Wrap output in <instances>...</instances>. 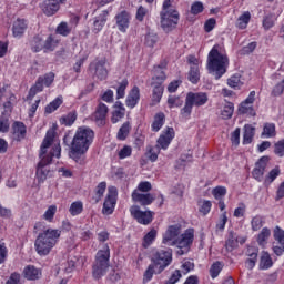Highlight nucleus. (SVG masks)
<instances>
[{
  "mask_svg": "<svg viewBox=\"0 0 284 284\" xmlns=\"http://www.w3.org/2000/svg\"><path fill=\"white\" fill-rule=\"evenodd\" d=\"M52 141H54V132L48 131L40 148V162L37 165L36 172L38 183H45L48 176H50V164L52 163V159H54V156L55 159L61 158V144H54L50 152H48V148L52 145Z\"/></svg>",
  "mask_w": 284,
  "mask_h": 284,
  "instance_id": "nucleus-1",
  "label": "nucleus"
},
{
  "mask_svg": "<svg viewBox=\"0 0 284 284\" xmlns=\"http://www.w3.org/2000/svg\"><path fill=\"white\" fill-rule=\"evenodd\" d=\"M92 141H94V131L88 126L78 128L69 152L70 159L83 165L85 162V152L90 150V145H92Z\"/></svg>",
  "mask_w": 284,
  "mask_h": 284,
  "instance_id": "nucleus-2",
  "label": "nucleus"
},
{
  "mask_svg": "<svg viewBox=\"0 0 284 284\" xmlns=\"http://www.w3.org/2000/svg\"><path fill=\"white\" fill-rule=\"evenodd\" d=\"M230 67V59L227 54L219 51V44H215L207 55V70L209 74H212L216 80L221 79L227 68Z\"/></svg>",
  "mask_w": 284,
  "mask_h": 284,
  "instance_id": "nucleus-3",
  "label": "nucleus"
},
{
  "mask_svg": "<svg viewBox=\"0 0 284 284\" xmlns=\"http://www.w3.org/2000/svg\"><path fill=\"white\" fill-rule=\"evenodd\" d=\"M151 264L144 272V281H152L154 274H161L172 263V250H160L151 257Z\"/></svg>",
  "mask_w": 284,
  "mask_h": 284,
  "instance_id": "nucleus-4",
  "label": "nucleus"
},
{
  "mask_svg": "<svg viewBox=\"0 0 284 284\" xmlns=\"http://www.w3.org/2000/svg\"><path fill=\"white\" fill-rule=\"evenodd\" d=\"M61 236V230L59 229H48L42 233H39L36 239L34 246L39 256H48L52 252V247L57 245Z\"/></svg>",
  "mask_w": 284,
  "mask_h": 284,
  "instance_id": "nucleus-5",
  "label": "nucleus"
},
{
  "mask_svg": "<svg viewBox=\"0 0 284 284\" xmlns=\"http://www.w3.org/2000/svg\"><path fill=\"white\" fill-rule=\"evenodd\" d=\"M174 128L168 126L159 136L156 141V145L154 148L149 146L146 156L149 160H151L152 163L159 159V154L161 153V150H166L170 148V144L172 143V140L174 139Z\"/></svg>",
  "mask_w": 284,
  "mask_h": 284,
  "instance_id": "nucleus-6",
  "label": "nucleus"
},
{
  "mask_svg": "<svg viewBox=\"0 0 284 284\" xmlns=\"http://www.w3.org/2000/svg\"><path fill=\"white\" fill-rule=\"evenodd\" d=\"M108 267H110V246L104 244L95 255V263L93 264L92 271L93 278L99 281L101 276H105Z\"/></svg>",
  "mask_w": 284,
  "mask_h": 284,
  "instance_id": "nucleus-7",
  "label": "nucleus"
},
{
  "mask_svg": "<svg viewBox=\"0 0 284 284\" xmlns=\"http://www.w3.org/2000/svg\"><path fill=\"white\" fill-rule=\"evenodd\" d=\"M192 243H194V229H187L173 243V245L178 247L176 254L179 256L187 254V252H190V247H192Z\"/></svg>",
  "mask_w": 284,
  "mask_h": 284,
  "instance_id": "nucleus-8",
  "label": "nucleus"
},
{
  "mask_svg": "<svg viewBox=\"0 0 284 284\" xmlns=\"http://www.w3.org/2000/svg\"><path fill=\"white\" fill-rule=\"evenodd\" d=\"M181 16L176 9H171L170 11H161V28L164 32H172L179 26V19Z\"/></svg>",
  "mask_w": 284,
  "mask_h": 284,
  "instance_id": "nucleus-9",
  "label": "nucleus"
},
{
  "mask_svg": "<svg viewBox=\"0 0 284 284\" xmlns=\"http://www.w3.org/2000/svg\"><path fill=\"white\" fill-rule=\"evenodd\" d=\"M130 212L133 219H136L138 223L142 225H150L152 223V211H141L139 206H132Z\"/></svg>",
  "mask_w": 284,
  "mask_h": 284,
  "instance_id": "nucleus-10",
  "label": "nucleus"
},
{
  "mask_svg": "<svg viewBox=\"0 0 284 284\" xmlns=\"http://www.w3.org/2000/svg\"><path fill=\"white\" fill-rule=\"evenodd\" d=\"M179 234H181L180 224L169 226L163 235L162 243H164V245L174 246L175 241L179 239Z\"/></svg>",
  "mask_w": 284,
  "mask_h": 284,
  "instance_id": "nucleus-11",
  "label": "nucleus"
},
{
  "mask_svg": "<svg viewBox=\"0 0 284 284\" xmlns=\"http://www.w3.org/2000/svg\"><path fill=\"white\" fill-rule=\"evenodd\" d=\"M116 187L110 186L102 209L103 214H112V212H114V205H116Z\"/></svg>",
  "mask_w": 284,
  "mask_h": 284,
  "instance_id": "nucleus-12",
  "label": "nucleus"
},
{
  "mask_svg": "<svg viewBox=\"0 0 284 284\" xmlns=\"http://www.w3.org/2000/svg\"><path fill=\"white\" fill-rule=\"evenodd\" d=\"M255 98L256 91H251L247 99H245L239 108L240 114H250L251 116H256V112H254V109L252 108V103H254Z\"/></svg>",
  "mask_w": 284,
  "mask_h": 284,
  "instance_id": "nucleus-13",
  "label": "nucleus"
},
{
  "mask_svg": "<svg viewBox=\"0 0 284 284\" xmlns=\"http://www.w3.org/2000/svg\"><path fill=\"white\" fill-rule=\"evenodd\" d=\"M90 70L94 72L100 81L108 79V69L105 68V60H98L90 64Z\"/></svg>",
  "mask_w": 284,
  "mask_h": 284,
  "instance_id": "nucleus-14",
  "label": "nucleus"
},
{
  "mask_svg": "<svg viewBox=\"0 0 284 284\" xmlns=\"http://www.w3.org/2000/svg\"><path fill=\"white\" fill-rule=\"evenodd\" d=\"M267 163H270V156L264 155L262 156L255 164L253 170V178L256 181H263V174H265V168H267Z\"/></svg>",
  "mask_w": 284,
  "mask_h": 284,
  "instance_id": "nucleus-15",
  "label": "nucleus"
},
{
  "mask_svg": "<svg viewBox=\"0 0 284 284\" xmlns=\"http://www.w3.org/2000/svg\"><path fill=\"white\" fill-rule=\"evenodd\" d=\"M186 100L189 102H191L193 105H195L196 108H201V105H205V103H207L209 98H207V93L205 92H189L186 94Z\"/></svg>",
  "mask_w": 284,
  "mask_h": 284,
  "instance_id": "nucleus-16",
  "label": "nucleus"
},
{
  "mask_svg": "<svg viewBox=\"0 0 284 284\" xmlns=\"http://www.w3.org/2000/svg\"><path fill=\"white\" fill-rule=\"evenodd\" d=\"M0 100L3 102L4 110H12V103L17 101V97L11 91H8V88H0Z\"/></svg>",
  "mask_w": 284,
  "mask_h": 284,
  "instance_id": "nucleus-17",
  "label": "nucleus"
},
{
  "mask_svg": "<svg viewBox=\"0 0 284 284\" xmlns=\"http://www.w3.org/2000/svg\"><path fill=\"white\" fill-rule=\"evenodd\" d=\"M118 30L120 32H128V29L130 28V12L128 11H121L115 16Z\"/></svg>",
  "mask_w": 284,
  "mask_h": 284,
  "instance_id": "nucleus-18",
  "label": "nucleus"
},
{
  "mask_svg": "<svg viewBox=\"0 0 284 284\" xmlns=\"http://www.w3.org/2000/svg\"><path fill=\"white\" fill-rule=\"evenodd\" d=\"M28 30V22L24 19H17L12 26V34L16 39H21Z\"/></svg>",
  "mask_w": 284,
  "mask_h": 284,
  "instance_id": "nucleus-19",
  "label": "nucleus"
},
{
  "mask_svg": "<svg viewBox=\"0 0 284 284\" xmlns=\"http://www.w3.org/2000/svg\"><path fill=\"white\" fill-rule=\"evenodd\" d=\"M27 128L23 122H14L12 125V139L13 141H23L26 139Z\"/></svg>",
  "mask_w": 284,
  "mask_h": 284,
  "instance_id": "nucleus-20",
  "label": "nucleus"
},
{
  "mask_svg": "<svg viewBox=\"0 0 284 284\" xmlns=\"http://www.w3.org/2000/svg\"><path fill=\"white\" fill-rule=\"evenodd\" d=\"M108 105H105L103 102H100L93 114L94 121H97L100 125H105V118L108 116Z\"/></svg>",
  "mask_w": 284,
  "mask_h": 284,
  "instance_id": "nucleus-21",
  "label": "nucleus"
},
{
  "mask_svg": "<svg viewBox=\"0 0 284 284\" xmlns=\"http://www.w3.org/2000/svg\"><path fill=\"white\" fill-rule=\"evenodd\" d=\"M42 12L47 14V17H52L53 14H57L59 12V2L54 0H45L41 6H40Z\"/></svg>",
  "mask_w": 284,
  "mask_h": 284,
  "instance_id": "nucleus-22",
  "label": "nucleus"
},
{
  "mask_svg": "<svg viewBox=\"0 0 284 284\" xmlns=\"http://www.w3.org/2000/svg\"><path fill=\"white\" fill-rule=\"evenodd\" d=\"M132 199L135 203H139L141 205H151V203L154 202V195L150 193H138L136 191L132 193Z\"/></svg>",
  "mask_w": 284,
  "mask_h": 284,
  "instance_id": "nucleus-23",
  "label": "nucleus"
},
{
  "mask_svg": "<svg viewBox=\"0 0 284 284\" xmlns=\"http://www.w3.org/2000/svg\"><path fill=\"white\" fill-rule=\"evenodd\" d=\"M139 99H141V93L139 87H133L126 97V108H136V103H139Z\"/></svg>",
  "mask_w": 284,
  "mask_h": 284,
  "instance_id": "nucleus-24",
  "label": "nucleus"
},
{
  "mask_svg": "<svg viewBox=\"0 0 284 284\" xmlns=\"http://www.w3.org/2000/svg\"><path fill=\"white\" fill-rule=\"evenodd\" d=\"M23 276L27 281H39V278H41V270L37 268L34 265H28L23 270Z\"/></svg>",
  "mask_w": 284,
  "mask_h": 284,
  "instance_id": "nucleus-25",
  "label": "nucleus"
},
{
  "mask_svg": "<svg viewBox=\"0 0 284 284\" xmlns=\"http://www.w3.org/2000/svg\"><path fill=\"white\" fill-rule=\"evenodd\" d=\"M247 260H246V267L247 270H254L256 266V261H258V248L256 247H250L246 252Z\"/></svg>",
  "mask_w": 284,
  "mask_h": 284,
  "instance_id": "nucleus-26",
  "label": "nucleus"
},
{
  "mask_svg": "<svg viewBox=\"0 0 284 284\" xmlns=\"http://www.w3.org/2000/svg\"><path fill=\"white\" fill-rule=\"evenodd\" d=\"M256 132V128L252 126V124H246L244 126L243 132V145H250L254 140V134Z\"/></svg>",
  "mask_w": 284,
  "mask_h": 284,
  "instance_id": "nucleus-27",
  "label": "nucleus"
},
{
  "mask_svg": "<svg viewBox=\"0 0 284 284\" xmlns=\"http://www.w3.org/2000/svg\"><path fill=\"white\" fill-rule=\"evenodd\" d=\"M108 11H103L93 22V32L98 33L103 30V26L108 21Z\"/></svg>",
  "mask_w": 284,
  "mask_h": 284,
  "instance_id": "nucleus-28",
  "label": "nucleus"
},
{
  "mask_svg": "<svg viewBox=\"0 0 284 284\" xmlns=\"http://www.w3.org/2000/svg\"><path fill=\"white\" fill-rule=\"evenodd\" d=\"M272 265H274L272 256L270 255V253L263 251L260 257V270H270Z\"/></svg>",
  "mask_w": 284,
  "mask_h": 284,
  "instance_id": "nucleus-29",
  "label": "nucleus"
},
{
  "mask_svg": "<svg viewBox=\"0 0 284 284\" xmlns=\"http://www.w3.org/2000/svg\"><path fill=\"white\" fill-rule=\"evenodd\" d=\"M272 236V231L267 227H263L262 231L257 235V243L261 247H265L267 245V241Z\"/></svg>",
  "mask_w": 284,
  "mask_h": 284,
  "instance_id": "nucleus-30",
  "label": "nucleus"
},
{
  "mask_svg": "<svg viewBox=\"0 0 284 284\" xmlns=\"http://www.w3.org/2000/svg\"><path fill=\"white\" fill-rule=\"evenodd\" d=\"M59 45V38L57 36H49L44 41V52H54V48Z\"/></svg>",
  "mask_w": 284,
  "mask_h": 284,
  "instance_id": "nucleus-31",
  "label": "nucleus"
},
{
  "mask_svg": "<svg viewBox=\"0 0 284 284\" xmlns=\"http://www.w3.org/2000/svg\"><path fill=\"white\" fill-rule=\"evenodd\" d=\"M32 52H41L44 50L43 38L41 36H34L30 42Z\"/></svg>",
  "mask_w": 284,
  "mask_h": 284,
  "instance_id": "nucleus-32",
  "label": "nucleus"
},
{
  "mask_svg": "<svg viewBox=\"0 0 284 284\" xmlns=\"http://www.w3.org/2000/svg\"><path fill=\"white\" fill-rule=\"evenodd\" d=\"M151 85L153 87L152 99L155 103H159V101H161V97H163V83L152 82Z\"/></svg>",
  "mask_w": 284,
  "mask_h": 284,
  "instance_id": "nucleus-33",
  "label": "nucleus"
},
{
  "mask_svg": "<svg viewBox=\"0 0 284 284\" xmlns=\"http://www.w3.org/2000/svg\"><path fill=\"white\" fill-rule=\"evenodd\" d=\"M165 123V114L164 113H156L154 116V121L152 123V131L159 132L161 128H163V124Z\"/></svg>",
  "mask_w": 284,
  "mask_h": 284,
  "instance_id": "nucleus-34",
  "label": "nucleus"
},
{
  "mask_svg": "<svg viewBox=\"0 0 284 284\" xmlns=\"http://www.w3.org/2000/svg\"><path fill=\"white\" fill-rule=\"evenodd\" d=\"M62 104H63V98L62 97L55 98L52 102H50V104L45 106V113L52 114V112L59 110V108H61Z\"/></svg>",
  "mask_w": 284,
  "mask_h": 284,
  "instance_id": "nucleus-35",
  "label": "nucleus"
},
{
  "mask_svg": "<svg viewBox=\"0 0 284 284\" xmlns=\"http://www.w3.org/2000/svg\"><path fill=\"white\" fill-rule=\"evenodd\" d=\"M43 85H44V83H43V77H40V78L37 80L36 84L30 89V91H29V98H30V99H34V97H37V93H38V92H43Z\"/></svg>",
  "mask_w": 284,
  "mask_h": 284,
  "instance_id": "nucleus-36",
  "label": "nucleus"
},
{
  "mask_svg": "<svg viewBox=\"0 0 284 284\" xmlns=\"http://www.w3.org/2000/svg\"><path fill=\"white\" fill-rule=\"evenodd\" d=\"M130 130H132V126H130V122H124L118 131L116 136L119 141H125V139H128V135L130 134Z\"/></svg>",
  "mask_w": 284,
  "mask_h": 284,
  "instance_id": "nucleus-37",
  "label": "nucleus"
},
{
  "mask_svg": "<svg viewBox=\"0 0 284 284\" xmlns=\"http://www.w3.org/2000/svg\"><path fill=\"white\" fill-rule=\"evenodd\" d=\"M250 19H252V14H250L248 11L244 12L240 18L237 19V24L236 27L240 30H245L247 28V23H250Z\"/></svg>",
  "mask_w": 284,
  "mask_h": 284,
  "instance_id": "nucleus-38",
  "label": "nucleus"
},
{
  "mask_svg": "<svg viewBox=\"0 0 284 284\" xmlns=\"http://www.w3.org/2000/svg\"><path fill=\"white\" fill-rule=\"evenodd\" d=\"M276 135V125L274 123H265L262 132V136L267 139Z\"/></svg>",
  "mask_w": 284,
  "mask_h": 284,
  "instance_id": "nucleus-39",
  "label": "nucleus"
},
{
  "mask_svg": "<svg viewBox=\"0 0 284 284\" xmlns=\"http://www.w3.org/2000/svg\"><path fill=\"white\" fill-rule=\"evenodd\" d=\"M77 121V111H71L67 115L60 118L61 125H72Z\"/></svg>",
  "mask_w": 284,
  "mask_h": 284,
  "instance_id": "nucleus-40",
  "label": "nucleus"
},
{
  "mask_svg": "<svg viewBox=\"0 0 284 284\" xmlns=\"http://www.w3.org/2000/svg\"><path fill=\"white\" fill-rule=\"evenodd\" d=\"M234 114V103L227 102L221 113L222 119L227 120L232 119V115Z\"/></svg>",
  "mask_w": 284,
  "mask_h": 284,
  "instance_id": "nucleus-41",
  "label": "nucleus"
},
{
  "mask_svg": "<svg viewBox=\"0 0 284 284\" xmlns=\"http://www.w3.org/2000/svg\"><path fill=\"white\" fill-rule=\"evenodd\" d=\"M239 245V241L233 232L229 234V239L225 242V247L227 252H233L234 248Z\"/></svg>",
  "mask_w": 284,
  "mask_h": 284,
  "instance_id": "nucleus-42",
  "label": "nucleus"
},
{
  "mask_svg": "<svg viewBox=\"0 0 284 284\" xmlns=\"http://www.w3.org/2000/svg\"><path fill=\"white\" fill-rule=\"evenodd\" d=\"M200 80L201 72L199 71V67H190L189 81H191V83H199Z\"/></svg>",
  "mask_w": 284,
  "mask_h": 284,
  "instance_id": "nucleus-43",
  "label": "nucleus"
},
{
  "mask_svg": "<svg viewBox=\"0 0 284 284\" xmlns=\"http://www.w3.org/2000/svg\"><path fill=\"white\" fill-rule=\"evenodd\" d=\"M155 239H156V230L152 229L150 233H146V235L143 239V247H150L151 243H154Z\"/></svg>",
  "mask_w": 284,
  "mask_h": 284,
  "instance_id": "nucleus-44",
  "label": "nucleus"
},
{
  "mask_svg": "<svg viewBox=\"0 0 284 284\" xmlns=\"http://www.w3.org/2000/svg\"><path fill=\"white\" fill-rule=\"evenodd\" d=\"M263 223H265V220H263V216L261 215L254 216L251 221L253 232H258V230L263 227Z\"/></svg>",
  "mask_w": 284,
  "mask_h": 284,
  "instance_id": "nucleus-45",
  "label": "nucleus"
},
{
  "mask_svg": "<svg viewBox=\"0 0 284 284\" xmlns=\"http://www.w3.org/2000/svg\"><path fill=\"white\" fill-rule=\"evenodd\" d=\"M212 194L216 201H223V197L227 194L225 186H216L213 189Z\"/></svg>",
  "mask_w": 284,
  "mask_h": 284,
  "instance_id": "nucleus-46",
  "label": "nucleus"
},
{
  "mask_svg": "<svg viewBox=\"0 0 284 284\" xmlns=\"http://www.w3.org/2000/svg\"><path fill=\"white\" fill-rule=\"evenodd\" d=\"M193 108H194V105L186 98L185 105L183 109H181V116H183V119H190Z\"/></svg>",
  "mask_w": 284,
  "mask_h": 284,
  "instance_id": "nucleus-47",
  "label": "nucleus"
},
{
  "mask_svg": "<svg viewBox=\"0 0 284 284\" xmlns=\"http://www.w3.org/2000/svg\"><path fill=\"white\" fill-rule=\"evenodd\" d=\"M227 85H230V88H234V90L241 88L243 85V82H241V74H235L227 80Z\"/></svg>",
  "mask_w": 284,
  "mask_h": 284,
  "instance_id": "nucleus-48",
  "label": "nucleus"
},
{
  "mask_svg": "<svg viewBox=\"0 0 284 284\" xmlns=\"http://www.w3.org/2000/svg\"><path fill=\"white\" fill-rule=\"evenodd\" d=\"M57 34H61L62 37H68L70 32H72V29L70 26L67 24V22H61L55 30Z\"/></svg>",
  "mask_w": 284,
  "mask_h": 284,
  "instance_id": "nucleus-49",
  "label": "nucleus"
},
{
  "mask_svg": "<svg viewBox=\"0 0 284 284\" xmlns=\"http://www.w3.org/2000/svg\"><path fill=\"white\" fill-rule=\"evenodd\" d=\"M159 41V37L155 33L149 32L145 36V40L144 43L145 45H148L149 48H154V45H156V42Z\"/></svg>",
  "mask_w": 284,
  "mask_h": 284,
  "instance_id": "nucleus-50",
  "label": "nucleus"
},
{
  "mask_svg": "<svg viewBox=\"0 0 284 284\" xmlns=\"http://www.w3.org/2000/svg\"><path fill=\"white\" fill-rule=\"evenodd\" d=\"M106 187H108V184L105 182H101L98 184L95 189V194H97L95 203H99V201H101V197L103 196V194H105Z\"/></svg>",
  "mask_w": 284,
  "mask_h": 284,
  "instance_id": "nucleus-51",
  "label": "nucleus"
},
{
  "mask_svg": "<svg viewBox=\"0 0 284 284\" xmlns=\"http://www.w3.org/2000/svg\"><path fill=\"white\" fill-rule=\"evenodd\" d=\"M210 210H212L211 201L204 200L203 202L200 203L199 211L201 212V214H203V216L210 214Z\"/></svg>",
  "mask_w": 284,
  "mask_h": 284,
  "instance_id": "nucleus-52",
  "label": "nucleus"
},
{
  "mask_svg": "<svg viewBox=\"0 0 284 284\" xmlns=\"http://www.w3.org/2000/svg\"><path fill=\"white\" fill-rule=\"evenodd\" d=\"M128 88V79L122 80L116 89V99H123L125 97V90Z\"/></svg>",
  "mask_w": 284,
  "mask_h": 284,
  "instance_id": "nucleus-53",
  "label": "nucleus"
},
{
  "mask_svg": "<svg viewBox=\"0 0 284 284\" xmlns=\"http://www.w3.org/2000/svg\"><path fill=\"white\" fill-rule=\"evenodd\" d=\"M70 212L72 216H77L83 212V203L81 202H73L70 206Z\"/></svg>",
  "mask_w": 284,
  "mask_h": 284,
  "instance_id": "nucleus-54",
  "label": "nucleus"
},
{
  "mask_svg": "<svg viewBox=\"0 0 284 284\" xmlns=\"http://www.w3.org/2000/svg\"><path fill=\"white\" fill-rule=\"evenodd\" d=\"M205 10V7L203 6V2L201 1H195L191 6V14H201Z\"/></svg>",
  "mask_w": 284,
  "mask_h": 284,
  "instance_id": "nucleus-55",
  "label": "nucleus"
},
{
  "mask_svg": "<svg viewBox=\"0 0 284 284\" xmlns=\"http://www.w3.org/2000/svg\"><path fill=\"white\" fill-rule=\"evenodd\" d=\"M274 154H276V156H284V139L274 144Z\"/></svg>",
  "mask_w": 284,
  "mask_h": 284,
  "instance_id": "nucleus-56",
  "label": "nucleus"
},
{
  "mask_svg": "<svg viewBox=\"0 0 284 284\" xmlns=\"http://www.w3.org/2000/svg\"><path fill=\"white\" fill-rule=\"evenodd\" d=\"M274 239L278 245H284V231L278 226H276L274 230Z\"/></svg>",
  "mask_w": 284,
  "mask_h": 284,
  "instance_id": "nucleus-57",
  "label": "nucleus"
},
{
  "mask_svg": "<svg viewBox=\"0 0 284 284\" xmlns=\"http://www.w3.org/2000/svg\"><path fill=\"white\" fill-rule=\"evenodd\" d=\"M57 214V206L51 205L48 207V210L43 214V219L45 221H52L54 219V215Z\"/></svg>",
  "mask_w": 284,
  "mask_h": 284,
  "instance_id": "nucleus-58",
  "label": "nucleus"
},
{
  "mask_svg": "<svg viewBox=\"0 0 284 284\" xmlns=\"http://www.w3.org/2000/svg\"><path fill=\"white\" fill-rule=\"evenodd\" d=\"M123 116H125V111H123V109H121V110L115 109L112 113L111 122L119 123V121H121V119H123Z\"/></svg>",
  "mask_w": 284,
  "mask_h": 284,
  "instance_id": "nucleus-59",
  "label": "nucleus"
},
{
  "mask_svg": "<svg viewBox=\"0 0 284 284\" xmlns=\"http://www.w3.org/2000/svg\"><path fill=\"white\" fill-rule=\"evenodd\" d=\"M284 92V79L278 82L272 90V97H281Z\"/></svg>",
  "mask_w": 284,
  "mask_h": 284,
  "instance_id": "nucleus-60",
  "label": "nucleus"
},
{
  "mask_svg": "<svg viewBox=\"0 0 284 284\" xmlns=\"http://www.w3.org/2000/svg\"><path fill=\"white\" fill-rule=\"evenodd\" d=\"M221 262H215L211 268H210V275L213 278H216V276H219V274H221Z\"/></svg>",
  "mask_w": 284,
  "mask_h": 284,
  "instance_id": "nucleus-61",
  "label": "nucleus"
},
{
  "mask_svg": "<svg viewBox=\"0 0 284 284\" xmlns=\"http://www.w3.org/2000/svg\"><path fill=\"white\" fill-rule=\"evenodd\" d=\"M132 156V146L124 145L119 152V159H128Z\"/></svg>",
  "mask_w": 284,
  "mask_h": 284,
  "instance_id": "nucleus-62",
  "label": "nucleus"
},
{
  "mask_svg": "<svg viewBox=\"0 0 284 284\" xmlns=\"http://www.w3.org/2000/svg\"><path fill=\"white\" fill-rule=\"evenodd\" d=\"M6 284H21V274L17 272L11 273Z\"/></svg>",
  "mask_w": 284,
  "mask_h": 284,
  "instance_id": "nucleus-63",
  "label": "nucleus"
},
{
  "mask_svg": "<svg viewBox=\"0 0 284 284\" xmlns=\"http://www.w3.org/2000/svg\"><path fill=\"white\" fill-rule=\"evenodd\" d=\"M181 280V271L176 270L174 271V273L171 275V277L166 281L165 284H175L179 283V281Z\"/></svg>",
  "mask_w": 284,
  "mask_h": 284,
  "instance_id": "nucleus-64",
  "label": "nucleus"
}]
</instances>
